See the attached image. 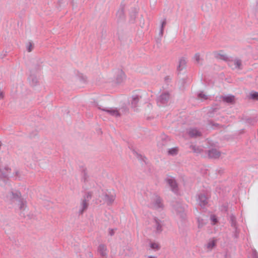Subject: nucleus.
<instances>
[{"label": "nucleus", "instance_id": "nucleus-1", "mask_svg": "<svg viewBox=\"0 0 258 258\" xmlns=\"http://www.w3.org/2000/svg\"><path fill=\"white\" fill-rule=\"evenodd\" d=\"M21 197V194L19 191L12 190L7 194L6 200L10 204L13 205Z\"/></svg>", "mask_w": 258, "mask_h": 258}, {"label": "nucleus", "instance_id": "nucleus-2", "mask_svg": "<svg viewBox=\"0 0 258 258\" xmlns=\"http://www.w3.org/2000/svg\"><path fill=\"white\" fill-rule=\"evenodd\" d=\"M150 207L156 210H161L163 209L164 206L162 200L157 196H154L152 200Z\"/></svg>", "mask_w": 258, "mask_h": 258}, {"label": "nucleus", "instance_id": "nucleus-3", "mask_svg": "<svg viewBox=\"0 0 258 258\" xmlns=\"http://www.w3.org/2000/svg\"><path fill=\"white\" fill-rule=\"evenodd\" d=\"M165 181L172 191L176 192L178 191L177 184L173 177H167L165 179Z\"/></svg>", "mask_w": 258, "mask_h": 258}, {"label": "nucleus", "instance_id": "nucleus-4", "mask_svg": "<svg viewBox=\"0 0 258 258\" xmlns=\"http://www.w3.org/2000/svg\"><path fill=\"white\" fill-rule=\"evenodd\" d=\"M153 226L156 233H160L163 230L162 221L157 217L153 219Z\"/></svg>", "mask_w": 258, "mask_h": 258}, {"label": "nucleus", "instance_id": "nucleus-5", "mask_svg": "<svg viewBox=\"0 0 258 258\" xmlns=\"http://www.w3.org/2000/svg\"><path fill=\"white\" fill-rule=\"evenodd\" d=\"M114 80L117 83H120L123 81L125 78L124 73L120 70H117L113 72Z\"/></svg>", "mask_w": 258, "mask_h": 258}, {"label": "nucleus", "instance_id": "nucleus-6", "mask_svg": "<svg viewBox=\"0 0 258 258\" xmlns=\"http://www.w3.org/2000/svg\"><path fill=\"white\" fill-rule=\"evenodd\" d=\"M9 173V168L5 162H0V178H5Z\"/></svg>", "mask_w": 258, "mask_h": 258}, {"label": "nucleus", "instance_id": "nucleus-7", "mask_svg": "<svg viewBox=\"0 0 258 258\" xmlns=\"http://www.w3.org/2000/svg\"><path fill=\"white\" fill-rule=\"evenodd\" d=\"M184 208L180 205H177L173 207L174 212L181 218L183 217L184 216Z\"/></svg>", "mask_w": 258, "mask_h": 258}, {"label": "nucleus", "instance_id": "nucleus-8", "mask_svg": "<svg viewBox=\"0 0 258 258\" xmlns=\"http://www.w3.org/2000/svg\"><path fill=\"white\" fill-rule=\"evenodd\" d=\"M26 202L22 197L16 202L13 205L16 208H18L20 210H24L26 207Z\"/></svg>", "mask_w": 258, "mask_h": 258}, {"label": "nucleus", "instance_id": "nucleus-9", "mask_svg": "<svg viewBox=\"0 0 258 258\" xmlns=\"http://www.w3.org/2000/svg\"><path fill=\"white\" fill-rule=\"evenodd\" d=\"M198 202L201 207H204L208 204V199L204 194H201L198 196Z\"/></svg>", "mask_w": 258, "mask_h": 258}, {"label": "nucleus", "instance_id": "nucleus-10", "mask_svg": "<svg viewBox=\"0 0 258 258\" xmlns=\"http://www.w3.org/2000/svg\"><path fill=\"white\" fill-rule=\"evenodd\" d=\"M229 65L233 69H240L241 65V61L239 59L232 60L229 61Z\"/></svg>", "mask_w": 258, "mask_h": 258}, {"label": "nucleus", "instance_id": "nucleus-11", "mask_svg": "<svg viewBox=\"0 0 258 258\" xmlns=\"http://www.w3.org/2000/svg\"><path fill=\"white\" fill-rule=\"evenodd\" d=\"M99 253L103 256L107 255V248L105 245L101 244L98 246V248Z\"/></svg>", "mask_w": 258, "mask_h": 258}, {"label": "nucleus", "instance_id": "nucleus-12", "mask_svg": "<svg viewBox=\"0 0 258 258\" xmlns=\"http://www.w3.org/2000/svg\"><path fill=\"white\" fill-rule=\"evenodd\" d=\"M216 245V241L214 239L210 240L206 245V248L208 250H211Z\"/></svg>", "mask_w": 258, "mask_h": 258}, {"label": "nucleus", "instance_id": "nucleus-13", "mask_svg": "<svg viewBox=\"0 0 258 258\" xmlns=\"http://www.w3.org/2000/svg\"><path fill=\"white\" fill-rule=\"evenodd\" d=\"M222 100L229 103H232L234 102V97L233 96H226L222 97Z\"/></svg>", "mask_w": 258, "mask_h": 258}, {"label": "nucleus", "instance_id": "nucleus-14", "mask_svg": "<svg viewBox=\"0 0 258 258\" xmlns=\"http://www.w3.org/2000/svg\"><path fill=\"white\" fill-rule=\"evenodd\" d=\"M104 110L111 115L115 116H117L119 115L118 111L116 109L110 108V109H106Z\"/></svg>", "mask_w": 258, "mask_h": 258}, {"label": "nucleus", "instance_id": "nucleus-15", "mask_svg": "<svg viewBox=\"0 0 258 258\" xmlns=\"http://www.w3.org/2000/svg\"><path fill=\"white\" fill-rule=\"evenodd\" d=\"M114 199L115 198L113 196H109L106 195L104 197V200L108 205L111 204L114 201Z\"/></svg>", "mask_w": 258, "mask_h": 258}, {"label": "nucleus", "instance_id": "nucleus-16", "mask_svg": "<svg viewBox=\"0 0 258 258\" xmlns=\"http://www.w3.org/2000/svg\"><path fill=\"white\" fill-rule=\"evenodd\" d=\"M150 247L154 250H158L160 248L159 244L155 242H151L150 243Z\"/></svg>", "mask_w": 258, "mask_h": 258}, {"label": "nucleus", "instance_id": "nucleus-17", "mask_svg": "<svg viewBox=\"0 0 258 258\" xmlns=\"http://www.w3.org/2000/svg\"><path fill=\"white\" fill-rule=\"evenodd\" d=\"M88 206V203L86 200H83L81 204V212L83 213L84 211L87 209Z\"/></svg>", "mask_w": 258, "mask_h": 258}, {"label": "nucleus", "instance_id": "nucleus-18", "mask_svg": "<svg viewBox=\"0 0 258 258\" xmlns=\"http://www.w3.org/2000/svg\"><path fill=\"white\" fill-rule=\"evenodd\" d=\"M189 134L191 137L200 136V133L196 129L191 130L189 132Z\"/></svg>", "mask_w": 258, "mask_h": 258}, {"label": "nucleus", "instance_id": "nucleus-19", "mask_svg": "<svg viewBox=\"0 0 258 258\" xmlns=\"http://www.w3.org/2000/svg\"><path fill=\"white\" fill-rule=\"evenodd\" d=\"M186 65V60L184 59H181L179 61L178 69L182 70Z\"/></svg>", "mask_w": 258, "mask_h": 258}, {"label": "nucleus", "instance_id": "nucleus-20", "mask_svg": "<svg viewBox=\"0 0 258 258\" xmlns=\"http://www.w3.org/2000/svg\"><path fill=\"white\" fill-rule=\"evenodd\" d=\"M216 57L219 59H221L222 60H226L227 59V56L226 54L221 52L216 54Z\"/></svg>", "mask_w": 258, "mask_h": 258}, {"label": "nucleus", "instance_id": "nucleus-21", "mask_svg": "<svg viewBox=\"0 0 258 258\" xmlns=\"http://www.w3.org/2000/svg\"><path fill=\"white\" fill-rule=\"evenodd\" d=\"M209 155L211 158H216L219 156V153L216 150H213L210 151Z\"/></svg>", "mask_w": 258, "mask_h": 258}, {"label": "nucleus", "instance_id": "nucleus-22", "mask_svg": "<svg viewBox=\"0 0 258 258\" xmlns=\"http://www.w3.org/2000/svg\"><path fill=\"white\" fill-rule=\"evenodd\" d=\"M178 151V150L177 148H173L169 150L168 153L171 155H174L177 154Z\"/></svg>", "mask_w": 258, "mask_h": 258}, {"label": "nucleus", "instance_id": "nucleus-23", "mask_svg": "<svg viewBox=\"0 0 258 258\" xmlns=\"http://www.w3.org/2000/svg\"><path fill=\"white\" fill-rule=\"evenodd\" d=\"M199 98L201 100H205L208 98L207 95L203 93H200L199 94Z\"/></svg>", "mask_w": 258, "mask_h": 258}, {"label": "nucleus", "instance_id": "nucleus-24", "mask_svg": "<svg viewBox=\"0 0 258 258\" xmlns=\"http://www.w3.org/2000/svg\"><path fill=\"white\" fill-rule=\"evenodd\" d=\"M211 220L213 224H215L217 222V219L215 216L213 215L211 217Z\"/></svg>", "mask_w": 258, "mask_h": 258}, {"label": "nucleus", "instance_id": "nucleus-25", "mask_svg": "<svg viewBox=\"0 0 258 258\" xmlns=\"http://www.w3.org/2000/svg\"><path fill=\"white\" fill-rule=\"evenodd\" d=\"M251 97L252 98L255 99L258 97V92H254L251 94Z\"/></svg>", "mask_w": 258, "mask_h": 258}, {"label": "nucleus", "instance_id": "nucleus-26", "mask_svg": "<svg viewBox=\"0 0 258 258\" xmlns=\"http://www.w3.org/2000/svg\"><path fill=\"white\" fill-rule=\"evenodd\" d=\"M202 221V220H201V219L199 218L198 219V222L199 223L198 226L199 228L203 226V223Z\"/></svg>", "mask_w": 258, "mask_h": 258}, {"label": "nucleus", "instance_id": "nucleus-27", "mask_svg": "<svg viewBox=\"0 0 258 258\" xmlns=\"http://www.w3.org/2000/svg\"><path fill=\"white\" fill-rule=\"evenodd\" d=\"M32 49V44L30 43V44H29V47H28V51H29V52L31 51Z\"/></svg>", "mask_w": 258, "mask_h": 258}, {"label": "nucleus", "instance_id": "nucleus-28", "mask_svg": "<svg viewBox=\"0 0 258 258\" xmlns=\"http://www.w3.org/2000/svg\"><path fill=\"white\" fill-rule=\"evenodd\" d=\"M196 59L198 61H199V59H200V55L199 54H197L196 55Z\"/></svg>", "mask_w": 258, "mask_h": 258}, {"label": "nucleus", "instance_id": "nucleus-29", "mask_svg": "<svg viewBox=\"0 0 258 258\" xmlns=\"http://www.w3.org/2000/svg\"><path fill=\"white\" fill-rule=\"evenodd\" d=\"M91 194H88V195H87V199L90 198H91Z\"/></svg>", "mask_w": 258, "mask_h": 258}, {"label": "nucleus", "instance_id": "nucleus-30", "mask_svg": "<svg viewBox=\"0 0 258 258\" xmlns=\"http://www.w3.org/2000/svg\"><path fill=\"white\" fill-rule=\"evenodd\" d=\"M147 258H156L155 256H149Z\"/></svg>", "mask_w": 258, "mask_h": 258}, {"label": "nucleus", "instance_id": "nucleus-31", "mask_svg": "<svg viewBox=\"0 0 258 258\" xmlns=\"http://www.w3.org/2000/svg\"><path fill=\"white\" fill-rule=\"evenodd\" d=\"M254 255H255L254 258H257V254L255 252H254Z\"/></svg>", "mask_w": 258, "mask_h": 258}, {"label": "nucleus", "instance_id": "nucleus-32", "mask_svg": "<svg viewBox=\"0 0 258 258\" xmlns=\"http://www.w3.org/2000/svg\"><path fill=\"white\" fill-rule=\"evenodd\" d=\"M164 213H162V217L163 218L164 217Z\"/></svg>", "mask_w": 258, "mask_h": 258}, {"label": "nucleus", "instance_id": "nucleus-33", "mask_svg": "<svg viewBox=\"0 0 258 258\" xmlns=\"http://www.w3.org/2000/svg\"><path fill=\"white\" fill-rule=\"evenodd\" d=\"M111 232H110V234H112V233H113V231H112V230H111Z\"/></svg>", "mask_w": 258, "mask_h": 258}, {"label": "nucleus", "instance_id": "nucleus-34", "mask_svg": "<svg viewBox=\"0 0 258 258\" xmlns=\"http://www.w3.org/2000/svg\"><path fill=\"white\" fill-rule=\"evenodd\" d=\"M164 24H165V23L163 22V24H162V26H163Z\"/></svg>", "mask_w": 258, "mask_h": 258}]
</instances>
